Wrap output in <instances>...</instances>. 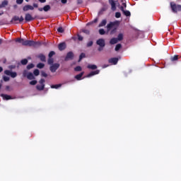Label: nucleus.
<instances>
[{"label":"nucleus","instance_id":"obj_1","mask_svg":"<svg viewBox=\"0 0 181 181\" xmlns=\"http://www.w3.org/2000/svg\"><path fill=\"white\" fill-rule=\"evenodd\" d=\"M118 26V21H114V22H110L109 24L107 25V32H110L111 29H112L110 31V35H114L117 32V27Z\"/></svg>","mask_w":181,"mask_h":181},{"label":"nucleus","instance_id":"obj_2","mask_svg":"<svg viewBox=\"0 0 181 181\" xmlns=\"http://www.w3.org/2000/svg\"><path fill=\"white\" fill-rule=\"evenodd\" d=\"M170 8L173 13H177V12H181V5L176 4L175 2L172 1L170 4Z\"/></svg>","mask_w":181,"mask_h":181},{"label":"nucleus","instance_id":"obj_3","mask_svg":"<svg viewBox=\"0 0 181 181\" xmlns=\"http://www.w3.org/2000/svg\"><path fill=\"white\" fill-rule=\"evenodd\" d=\"M23 21H24L23 16H21L19 18V16H14L12 18V19H11V21H10V23H15V24H16V23H21V22H23Z\"/></svg>","mask_w":181,"mask_h":181},{"label":"nucleus","instance_id":"obj_4","mask_svg":"<svg viewBox=\"0 0 181 181\" xmlns=\"http://www.w3.org/2000/svg\"><path fill=\"white\" fill-rule=\"evenodd\" d=\"M46 82V81L43 78H41L39 81V83L40 85H37L36 88L37 90H38V91H43V90H45V83Z\"/></svg>","mask_w":181,"mask_h":181},{"label":"nucleus","instance_id":"obj_5","mask_svg":"<svg viewBox=\"0 0 181 181\" xmlns=\"http://www.w3.org/2000/svg\"><path fill=\"white\" fill-rule=\"evenodd\" d=\"M59 67H60V64L55 63L50 66L49 70H50L51 73H56V71H57Z\"/></svg>","mask_w":181,"mask_h":181},{"label":"nucleus","instance_id":"obj_6","mask_svg":"<svg viewBox=\"0 0 181 181\" xmlns=\"http://www.w3.org/2000/svg\"><path fill=\"white\" fill-rule=\"evenodd\" d=\"M74 59V53L73 52H69L64 58L65 62H69V60H73Z\"/></svg>","mask_w":181,"mask_h":181},{"label":"nucleus","instance_id":"obj_7","mask_svg":"<svg viewBox=\"0 0 181 181\" xmlns=\"http://www.w3.org/2000/svg\"><path fill=\"white\" fill-rule=\"evenodd\" d=\"M4 74L6 76H10L12 78H15L18 76V74L16 72H12V71L9 70H5Z\"/></svg>","mask_w":181,"mask_h":181},{"label":"nucleus","instance_id":"obj_8","mask_svg":"<svg viewBox=\"0 0 181 181\" xmlns=\"http://www.w3.org/2000/svg\"><path fill=\"white\" fill-rule=\"evenodd\" d=\"M96 45L100 47H105V40L100 38L96 41Z\"/></svg>","mask_w":181,"mask_h":181},{"label":"nucleus","instance_id":"obj_9","mask_svg":"<svg viewBox=\"0 0 181 181\" xmlns=\"http://www.w3.org/2000/svg\"><path fill=\"white\" fill-rule=\"evenodd\" d=\"M25 22H32V21H35V18H33L30 13H27L25 16Z\"/></svg>","mask_w":181,"mask_h":181},{"label":"nucleus","instance_id":"obj_10","mask_svg":"<svg viewBox=\"0 0 181 181\" xmlns=\"http://www.w3.org/2000/svg\"><path fill=\"white\" fill-rule=\"evenodd\" d=\"M35 8H33V6H30L29 4L25 5L23 7V12H28V11H33Z\"/></svg>","mask_w":181,"mask_h":181},{"label":"nucleus","instance_id":"obj_11","mask_svg":"<svg viewBox=\"0 0 181 181\" xmlns=\"http://www.w3.org/2000/svg\"><path fill=\"white\" fill-rule=\"evenodd\" d=\"M118 60L119 59L117 57L110 58L108 59V63L115 65L118 64Z\"/></svg>","mask_w":181,"mask_h":181},{"label":"nucleus","instance_id":"obj_12","mask_svg":"<svg viewBox=\"0 0 181 181\" xmlns=\"http://www.w3.org/2000/svg\"><path fill=\"white\" fill-rule=\"evenodd\" d=\"M110 5H111L112 11H115L117 9V3L114 0H108Z\"/></svg>","mask_w":181,"mask_h":181},{"label":"nucleus","instance_id":"obj_13","mask_svg":"<svg viewBox=\"0 0 181 181\" xmlns=\"http://www.w3.org/2000/svg\"><path fill=\"white\" fill-rule=\"evenodd\" d=\"M120 10L125 16H131V12L129 11H125L123 6H120Z\"/></svg>","mask_w":181,"mask_h":181},{"label":"nucleus","instance_id":"obj_14","mask_svg":"<svg viewBox=\"0 0 181 181\" xmlns=\"http://www.w3.org/2000/svg\"><path fill=\"white\" fill-rule=\"evenodd\" d=\"M33 40H23V46H32Z\"/></svg>","mask_w":181,"mask_h":181},{"label":"nucleus","instance_id":"obj_15","mask_svg":"<svg viewBox=\"0 0 181 181\" xmlns=\"http://www.w3.org/2000/svg\"><path fill=\"white\" fill-rule=\"evenodd\" d=\"M96 74H100V70L93 71L87 75V77H93V76H95Z\"/></svg>","mask_w":181,"mask_h":181},{"label":"nucleus","instance_id":"obj_16","mask_svg":"<svg viewBox=\"0 0 181 181\" xmlns=\"http://www.w3.org/2000/svg\"><path fill=\"white\" fill-rule=\"evenodd\" d=\"M58 48H59V50H60L61 52L62 50H64L66 49V42L59 43L58 45Z\"/></svg>","mask_w":181,"mask_h":181},{"label":"nucleus","instance_id":"obj_17","mask_svg":"<svg viewBox=\"0 0 181 181\" xmlns=\"http://www.w3.org/2000/svg\"><path fill=\"white\" fill-rule=\"evenodd\" d=\"M32 42L31 46H33V47H39L40 46H42V43L40 42H35L33 40Z\"/></svg>","mask_w":181,"mask_h":181},{"label":"nucleus","instance_id":"obj_18","mask_svg":"<svg viewBox=\"0 0 181 181\" xmlns=\"http://www.w3.org/2000/svg\"><path fill=\"white\" fill-rule=\"evenodd\" d=\"M37 58L40 59L41 62H46V56H45L43 54H38Z\"/></svg>","mask_w":181,"mask_h":181},{"label":"nucleus","instance_id":"obj_19","mask_svg":"<svg viewBox=\"0 0 181 181\" xmlns=\"http://www.w3.org/2000/svg\"><path fill=\"white\" fill-rule=\"evenodd\" d=\"M1 96L3 97L4 100H13V98L9 95L2 94Z\"/></svg>","mask_w":181,"mask_h":181},{"label":"nucleus","instance_id":"obj_20","mask_svg":"<svg viewBox=\"0 0 181 181\" xmlns=\"http://www.w3.org/2000/svg\"><path fill=\"white\" fill-rule=\"evenodd\" d=\"M8 6V0H4L0 4V9L2 8H5V6Z\"/></svg>","mask_w":181,"mask_h":181},{"label":"nucleus","instance_id":"obj_21","mask_svg":"<svg viewBox=\"0 0 181 181\" xmlns=\"http://www.w3.org/2000/svg\"><path fill=\"white\" fill-rule=\"evenodd\" d=\"M107 25V19H103L99 24V28H103V26H105Z\"/></svg>","mask_w":181,"mask_h":181},{"label":"nucleus","instance_id":"obj_22","mask_svg":"<svg viewBox=\"0 0 181 181\" xmlns=\"http://www.w3.org/2000/svg\"><path fill=\"white\" fill-rule=\"evenodd\" d=\"M116 43H118V39L117 38L113 37L110 41V45H116Z\"/></svg>","mask_w":181,"mask_h":181},{"label":"nucleus","instance_id":"obj_23","mask_svg":"<svg viewBox=\"0 0 181 181\" xmlns=\"http://www.w3.org/2000/svg\"><path fill=\"white\" fill-rule=\"evenodd\" d=\"M83 76H84V72H81V74L76 75L75 78L76 80L80 81L81 80V77H83Z\"/></svg>","mask_w":181,"mask_h":181},{"label":"nucleus","instance_id":"obj_24","mask_svg":"<svg viewBox=\"0 0 181 181\" xmlns=\"http://www.w3.org/2000/svg\"><path fill=\"white\" fill-rule=\"evenodd\" d=\"M88 69H90V70H95L97 69V65L95 64H89L87 66Z\"/></svg>","mask_w":181,"mask_h":181},{"label":"nucleus","instance_id":"obj_25","mask_svg":"<svg viewBox=\"0 0 181 181\" xmlns=\"http://www.w3.org/2000/svg\"><path fill=\"white\" fill-rule=\"evenodd\" d=\"M117 41L119 42H121V40H124V34L123 33H119L118 35H117Z\"/></svg>","mask_w":181,"mask_h":181},{"label":"nucleus","instance_id":"obj_26","mask_svg":"<svg viewBox=\"0 0 181 181\" xmlns=\"http://www.w3.org/2000/svg\"><path fill=\"white\" fill-rule=\"evenodd\" d=\"M27 78H28V80H33L35 79V76H33V74L32 73H28L27 75Z\"/></svg>","mask_w":181,"mask_h":181},{"label":"nucleus","instance_id":"obj_27","mask_svg":"<svg viewBox=\"0 0 181 181\" xmlns=\"http://www.w3.org/2000/svg\"><path fill=\"white\" fill-rule=\"evenodd\" d=\"M60 87H62V83L51 86V88L55 89L60 88Z\"/></svg>","mask_w":181,"mask_h":181},{"label":"nucleus","instance_id":"obj_28","mask_svg":"<svg viewBox=\"0 0 181 181\" xmlns=\"http://www.w3.org/2000/svg\"><path fill=\"white\" fill-rule=\"evenodd\" d=\"M98 22V18H95L92 22L88 23L87 26H90V25H93V23H97Z\"/></svg>","mask_w":181,"mask_h":181},{"label":"nucleus","instance_id":"obj_29","mask_svg":"<svg viewBox=\"0 0 181 181\" xmlns=\"http://www.w3.org/2000/svg\"><path fill=\"white\" fill-rule=\"evenodd\" d=\"M84 57H86V54L84 53H81L79 56V59H78V62H81V60H83V59H84Z\"/></svg>","mask_w":181,"mask_h":181},{"label":"nucleus","instance_id":"obj_30","mask_svg":"<svg viewBox=\"0 0 181 181\" xmlns=\"http://www.w3.org/2000/svg\"><path fill=\"white\" fill-rule=\"evenodd\" d=\"M43 11L45 12H47L48 11H50V6L49 5H46L43 7Z\"/></svg>","mask_w":181,"mask_h":181},{"label":"nucleus","instance_id":"obj_31","mask_svg":"<svg viewBox=\"0 0 181 181\" xmlns=\"http://www.w3.org/2000/svg\"><path fill=\"white\" fill-rule=\"evenodd\" d=\"M54 62V59L53 58H49L47 60L48 64H50L51 66L54 64L53 63Z\"/></svg>","mask_w":181,"mask_h":181},{"label":"nucleus","instance_id":"obj_32","mask_svg":"<svg viewBox=\"0 0 181 181\" xmlns=\"http://www.w3.org/2000/svg\"><path fill=\"white\" fill-rule=\"evenodd\" d=\"M176 60H179L178 55H175L174 57H171V62H176Z\"/></svg>","mask_w":181,"mask_h":181},{"label":"nucleus","instance_id":"obj_33","mask_svg":"<svg viewBox=\"0 0 181 181\" xmlns=\"http://www.w3.org/2000/svg\"><path fill=\"white\" fill-rule=\"evenodd\" d=\"M121 47H122V45L121 44H117L115 48V52H118Z\"/></svg>","mask_w":181,"mask_h":181},{"label":"nucleus","instance_id":"obj_34","mask_svg":"<svg viewBox=\"0 0 181 181\" xmlns=\"http://www.w3.org/2000/svg\"><path fill=\"white\" fill-rule=\"evenodd\" d=\"M37 69H43V67H45V64L40 62L37 64Z\"/></svg>","mask_w":181,"mask_h":181},{"label":"nucleus","instance_id":"obj_35","mask_svg":"<svg viewBox=\"0 0 181 181\" xmlns=\"http://www.w3.org/2000/svg\"><path fill=\"white\" fill-rule=\"evenodd\" d=\"M54 54H56V52H54V51H51L48 54V57L52 58L53 56H54Z\"/></svg>","mask_w":181,"mask_h":181},{"label":"nucleus","instance_id":"obj_36","mask_svg":"<svg viewBox=\"0 0 181 181\" xmlns=\"http://www.w3.org/2000/svg\"><path fill=\"white\" fill-rule=\"evenodd\" d=\"M57 32H59V33H64V29L62 28V27H59L57 28Z\"/></svg>","mask_w":181,"mask_h":181},{"label":"nucleus","instance_id":"obj_37","mask_svg":"<svg viewBox=\"0 0 181 181\" xmlns=\"http://www.w3.org/2000/svg\"><path fill=\"white\" fill-rule=\"evenodd\" d=\"M21 64H23V66H26V64L28 63V59H22L21 61Z\"/></svg>","mask_w":181,"mask_h":181},{"label":"nucleus","instance_id":"obj_38","mask_svg":"<svg viewBox=\"0 0 181 181\" xmlns=\"http://www.w3.org/2000/svg\"><path fill=\"white\" fill-rule=\"evenodd\" d=\"M16 42H17L18 43H21V45L23 44V38H17Z\"/></svg>","mask_w":181,"mask_h":181},{"label":"nucleus","instance_id":"obj_39","mask_svg":"<svg viewBox=\"0 0 181 181\" xmlns=\"http://www.w3.org/2000/svg\"><path fill=\"white\" fill-rule=\"evenodd\" d=\"M35 67V65L33 64H30L27 66V69L30 70V69H33Z\"/></svg>","mask_w":181,"mask_h":181},{"label":"nucleus","instance_id":"obj_40","mask_svg":"<svg viewBox=\"0 0 181 181\" xmlns=\"http://www.w3.org/2000/svg\"><path fill=\"white\" fill-rule=\"evenodd\" d=\"M30 86H36V84H37V81H36V80L31 81H30Z\"/></svg>","mask_w":181,"mask_h":181},{"label":"nucleus","instance_id":"obj_41","mask_svg":"<svg viewBox=\"0 0 181 181\" xmlns=\"http://www.w3.org/2000/svg\"><path fill=\"white\" fill-rule=\"evenodd\" d=\"M81 70H82V69H81V66H78L74 68L75 71H81Z\"/></svg>","mask_w":181,"mask_h":181},{"label":"nucleus","instance_id":"obj_42","mask_svg":"<svg viewBox=\"0 0 181 181\" xmlns=\"http://www.w3.org/2000/svg\"><path fill=\"white\" fill-rule=\"evenodd\" d=\"M100 35H105V30L103 28L99 30Z\"/></svg>","mask_w":181,"mask_h":181},{"label":"nucleus","instance_id":"obj_43","mask_svg":"<svg viewBox=\"0 0 181 181\" xmlns=\"http://www.w3.org/2000/svg\"><path fill=\"white\" fill-rule=\"evenodd\" d=\"M34 75L35 76H39V74H40V71H39V69H35L34 71Z\"/></svg>","mask_w":181,"mask_h":181},{"label":"nucleus","instance_id":"obj_44","mask_svg":"<svg viewBox=\"0 0 181 181\" xmlns=\"http://www.w3.org/2000/svg\"><path fill=\"white\" fill-rule=\"evenodd\" d=\"M93 41H90L87 43V47H91V46H93Z\"/></svg>","mask_w":181,"mask_h":181},{"label":"nucleus","instance_id":"obj_45","mask_svg":"<svg viewBox=\"0 0 181 181\" xmlns=\"http://www.w3.org/2000/svg\"><path fill=\"white\" fill-rule=\"evenodd\" d=\"M115 18H121V13L116 12L115 13Z\"/></svg>","mask_w":181,"mask_h":181},{"label":"nucleus","instance_id":"obj_46","mask_svg":"<svg viewBox=\"0 0 181 181\" xmlns=\"http://www.w3.org/2000/svg\"><path fill=\"white\" fill-rule=\"evenodd\" d=\"M16 4H18V5H22L23 0H16Z\"/></svg>","mask_w":181,"mask_h":181},{"label":"nucleus","instance_id":"obj_47","mask_svg":"<svg viewBox=\"0 0 181 181\" xmlns=\"http://www.w3.org/2000/svg\"><path fill=\"white\" fill-rule=\"evenodd\" d=\"M4 81H9L10 78L8 76H3Z\"/></svg>","mask_w":181,"mask_h":181},{"label":"nucleus","instance_id":"obj_48","mask_svg":"<svg viewBox=\"0 0 181 181\" xmlns=\"http://www.w3.org/2000/svg\"><path fill=\"white\" fill-rule=\"evenodd\" d=\"M84 38L83 37V36L78 35V40H79L80 42L83 41Z\"/></svg>","mask_w":181,"mask_h":181},{"label":"nucleus","instance_id":"obj_49","mask_svg":"<svg viewBox=\"0 0 181 181\" xmlns=\"http://www.w3.org/2000/svg\"><path fill=\"white\" fill-rule=\"evenodd\" d=\"M41 76H42V77H47V74H46V72H45V71H42Z\"/></svg>","mask_w":181,"mask_h":181},{"label":"nucleus","instance_id":"obj_50","mask_svg":"<svg viewBox=\"0 0 181 181\" xmlns=\"http://www.w3.org/2000/svg\"><path fill=\"white\" fill-rule=\"evenodd\" d=\"M83 33H86V35H90V30H83Z\"/></svg>","mask_w":181,"mask_h":181},{"label":"nucleus","instance_id":"obj_51","mask_svg":"<svg viewBox=\"0 0 181 181\" xmlns=\"http://www.w3.org/2000/svg\"><path fill=\"white\" fill-rule=\"evenodd\" d=\"M98 50V52H103V50H104V47H99Z\"/></svg>","mask_w":181,"mask_h":181},{"label":"nucleus","instance_id":"obj_52","mask_svg":"<svg viewBox=\"0 0 181 181\" xmlns=\"http://www.w3.org/2000/svg\"><path fill=\"white\" fill-rule=\"evenodd\" d=\"M121 2H123L122 3L123 8H127V3H124V0H121Z\"/></svg>","mask_w":181,"mask_h":181},{"label":"nucleus","instance_id":"obj_53","mask_svg":"<svg viewBox=\"0 0 181 181\" xmlns=\"http://www.w3.org/2000/svg\"><path fill=\"white\" fill-rule=\"evenodd\" d=\"M78 5H81L83 4V0H77Z\"/></svg>","mask_w":181,"mask_h":181},{"label":"nucleus","instance_id":"obj_54","mask_svg":"<svg viewBox=\"0 0 181 181\" xmlns=\"http://www.w3.org/2000/svg\"><path fill=\"white\" fill-rule=\"evenodd\" d=\"M62 4H67V0H61Z\"/></svg>","mask_w":181,"mask_h":181},{"label":"nucleus","instance_id":"obj_55","mask_svg":"<svg viewBox=\"0 0 181 181\" xmlns=\"http://www.w3.org/2000/svg\"><path fill=\"white\" fill-rule=\"evenodd\" d=\"M33 8H37L39 6V5H37V4H33Z\"/></svg>","mask_w":181,"mask_h":181},{"label":"nucleus","instance_id":"obj_56","mask_svg":"<svg viewBox=\"0 0 181 181\" xmlns=\"http://www.w3.org/2000/svg\"><path fill=\"white\" fill-rule=\"evenodd\" d=\"M9 88H11V87L9 86H6V91H9Z\"/></svg>","mask_w":181,"mask_h":181},{"label":"nucleus","instance_id":"obj_57","mask_svg":"<svg viewBox=\"0 0 181 181\" xmlns=\"http://www.w3.org/2000/svg\"><path fill=\"white\" fill-rule=\"evenodd\" d=\"M40 2H41V4H45V2H46V0H39Z\"/></svg>","mask_w":181,"mask_h":181},{"label":"nucleus","instance_id":"obj_58","mask_svg":"<svg viewBox=\"0 0 181 181\" xmlns=\"http://www.w3.org/2000/svg\"><path fill=\"white\" fill-rule=\"evenodd\" d=\"M4 71V68L2 66H0V73H2Z\"/></svg>","mask_w":181,"mask_h":181},{"label":"nucleus","instance_id":"obj_59","mask_svg":"<svg viewBox=\"0 0 181 181\" xmlns=\"http://www.w3.org/2000/svg\"><path fill=\"white\" fill-rule=\"evenodd\" d=\"M38 11H40V12H42V11H43V8H39Z\"/></svg>","mask_w":181,"mask_h":181},{"label":"nucleus","instance_id":"obj_60","mask_svg":"<svg viewBox=\"0 0 181 181\" xmlns=\"http://www.w3.org/2000/svg\"><path fill=\"white\" fill-rule=\"evenodd\" d=\"M0 45H2V39H0Z\"/></svg>","mask_w":181,"mask_h":181},{"label":"nucleus","instance_id":"obj_61","mask_svg":"<svg viewBox=\"0 0 181 181\" xmlns=\"http://www.w3.org/2000/svg\"><path fill=\"white\" fill-rule=\"evenodd\" d=\"M2 88V84L0 83V90Z\"/></svg>","mask_w":181,"mask_h":181},{"label":"nucleus","instance_id":"obj_62","mask_svg":"<svg viewBox=\"0 0 181 181\" xmlns=\"http://www.w3.org/2000/svg\"><path fill=\"white\" fill-rule=\"evenodd\" d=\"M29 1H30V0H25V2H29Z\"/></svg>","mask_w":181,"mask_h":181},{"label":"nucleus","instance_id":"obj_63","mask_svg":"<svg viewBox=\"0 0 181 181\" xmlns=\"http://www.w3.org/2000/svg\"><path fill=\"white\" fill-rule=\"evenodd\" d=\"M23 76H25V73H23Z\"/></svg>","mask_w":181,"mask_h":181},{"label":"nucleus","instance_id":"obj_64","mask_svg":"<svg viewBox=\"0 0 181 181\" xmlns=\"http://www.w3.org/2000/svg\"><path fill=\"white\" fill-rule=\"evenodd\" d=\"M1 15H2V13H0V16H1Z\"/></svg>","mask_w":181,"mask_h":181}]
</instances>
